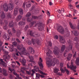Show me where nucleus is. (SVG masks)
<instances>
[{
	"mask_svg": "<svg viewBox=\"0 0 79 79\" xmlns=\"http://www.w3.org/2000/svg\"><path fill=\"white\" fill-rule=\"evenodd\" d=\"M3 44V42L0 40V47H2V45Z\"/></svg>",
	"mask_w": 79,
	"mask_h": 79,
	"instance_id": "nucleus-50",
	"label": "nucleus"
},
{
	"mask_svg": "<svg viewBox=\"0 0 79 79\" xmlns=\"http://www.w3.org/2000/svg\"><path fill=\"white\" fill-rule=\"evenodd\" d=\"M53 53L56 56L57 58H59V52H58V48L56 47H55L54 48V50Z\"/></svg>",
	"mask_w": 79,
	"mask_h": 79,
	"instance_id": "nucleus-7",
	"label": "nucleus"
},
{
	"mask_svg": "<svg viewBox=\"0 0 79 79\" xmlns=\"http://www.w3.org/2000/svg\"><path fill=\"white\" fill-rule=\"evenodd\" d=\"M60 70L61 71V73H64V70L62 68H61L60 69Z\"/></svg>",
	"mask_w": 79,
	"mask_h": 79,
	"instance_id": "nucleus-53",
	"label": "nucleus"
},
{
	"mask_svg": "<svg viewBox=\"0 0 79 79\" xmlns=\"http://www.w3.org/2000/svg\"><path fill=\"white\" fill-rule=\"evenodd\" d=\"M12 44L14 46L16 47V46H17V42L15 41L14 42L12 43Z\"/></svg>",
	"mask_w": 79,
	"mask_h": 79,
	"instance_id": "nucleus-46",
	"label": "nucleus"
},
{
	"mask_svg": "<svg viewBox=\"0 0 79 79\" xmlns=\"http://www.w3.org/2000/svg\"><path fill=\"white\" fill-rule=\"evenodd\" d=\"M67 42L69 44H70L69 46L67 47V49L69 51L73 49V44H71L72 41H71L70 40H68Z\"/></svg>",
	"mask_w": 79,
	"mask_h": 79,
	"instance_id": "nucleus-6",
	"label": "nucleus"
},
{
	"mask_svg": "<svg viewBox=\"0 0 79 79\" xmlns=\"http://www.w3.org/2000/svg\"><path fill=\"white\" fill-rule=\"evenodd\" d=\"M57 11L59 12V13H61V11L60 9H58Z\"/></svg>",
	"mask_w": 79,
	"mask_h": 79,
	"instance_id": "nucleus-63",
	"label": "nucleus"
},
{
	"mask_svg": "<svg viewBox=\"0 0 79 79\" xmlns=\"http://www.w3.org/2000/svg\"><path fill=\"white\" fill-rule=\"evenodd\" d=\"M22 18H23V16L19 15L16 18V20L17 21H19L21 20Z\"/></svg>",
	"mask_w": 79,
	"mask_h": 79,
	"instance_id": "nucleus-15",
	"label": "nucleus"
},
{
	"mask_svg": "<svg viewBox=\"0 0 79 79\" xmlns=\"http://www.w3.org/2000/svg\"><path fill=\"white\" fill-rule=\"evenodd\" d=\"M26 5V2H24L23 4V8H25V5Z\"/></svg>",
	"mask_w": 79,
	"mask_h": 79,
	"instance_id": "nucleus-60",
	"label": "nucleus"
},
{
	"mask_svg": "<svg viewBox=\"0 0 79 79\" xmlns=\"http://www.w3.org/2000/svg\"><path fill=\"white\" fill-rule=\"evenodd\" d=\"M9 70L10 71L11 73H12V71H15V70L13 69H11L10 67L8 68Z\"/></svg>",
	"mask_w": 79,
	"mask_h": 79,
	"instance_id": "nucleus-40",
	"label": "nucleus"
},
{
	"mask_svg": "<svg viewBox=\"0 0 79 79\" xmlns=\"http://www.w3.org/2000/svg\"><path fill=\"white\" fill-rule=\"evenodd\" d=\"M27 74L28 75H31V72L30 71H26Z\"/></svg>",
	"mask_w": 79,
	"mask_h": 79,
	"instance_id": "nucleus-51",
	"label": "nucleus"
},
{
	"mask_svg": "<svg viewBox=\"0 0 79 79\" xmlns=\"http://www.w3.org/2000/svg\"><path fill=\"white\" fill-rule=\"evenodd\" d=\"M2 71L3 72V74L4 76H7L8 74L7 73L6 70L5 69H2Z\"/></svg>",
	"mask_w": 79,
	"mask_h": 79,
	"instance_id": "nucleus-24",
	"label": "nucleus"
},
{
	"mask_svg": "<svg viewBox=\"0 0 79 79\" xmlns=\"http://www.w3.org/2000/svg\"><path fill=\"white\" fill-rule=\"evenodd\" d=\"M46 64L48 67H50L51 66V62L47 60Z\"/></svg>",
	"mask_w": 79,
	"mask_h": 79,
	"instance_id": "nucleus-30",
	"label": "nucleus"
},
{
	"mask_svg": "<svg viewBox=\"0 0 79 79\" xmlns=\"http://www.w3.org/2000/svg\"><path fill=\"white\" fill-rule=\"evenodd\" d=\"M22 63L23 64V65L24 66L25 65V64L26 63V60L24 59H23L22 60Z\"/></svg>",
	"mask_w": 79,
	"mask_h": 79,
	"instance_id": "nucleus-36",
	"label": "nucleus"
},
{
	"mask_svg": "<svg viewBox=\"0 0 79 79\" xmlns=\"http://www.w3.org/2000/svg\"><path fill=\"white\" fill-rule=\"evenodd\" d=\"M36 77H38V78H39L40 77V74L39 73H36Z\"/></svg>",
	"mask_w": 79,
	"mask_h": 79,
	"instance_id": "nucleus-49",
	"label": "nucleus"
},
{
	"mask_svg": "<svg viewBox=\"0 0 79 79\" xmlns=\"http://www.w3.org/2000/svg\"><path fill=\"white\" fill-rule=\"evenodd\" d=\"M71 66H69V64H67V67L68 68H70L71 70H73L74 72L76 73V69L77 68V66H76L75 65L74 66L73 65V63H71Z\"/></svg>",
	"mask_w": 79,
	"mask_h": 79,
	"instance_id": "nucleus-4",
	"label": "nucleus"
},
{
	"mask_svg": "<svg viewBox=\"0 0 79 79\" xmlns=\"http://www.w3.org/2000/svg\"><path fill=\"white\" fill-rule=\"evenodd\" d=\"M0 48L1 50H4V46H1V47H0Z\"/></svg>",
	"mask_w": 79,
	"mask_h": 79,
	"instance_id": "nucleus-59",
	"label": "nucleus"
},
{
	"mask_svg": "<svg viewBox=\"0 0 79 79\" xmlns=\"http://www.w3.org/2000/svg\"><path fill=\"white\" fill-rule=\"evenodd\" d=\"M66 48V46L65 45H62V47L61 48V52H63Z\"/></svg>",
	"mask_w": 79,
	"mask_h": 79,
	"instance_id": "nucleus-32",
	"label": "nucleus"
},
{
	"mask_svg": "<svg viewBox=\"0 0 79 79\" xmlns=\"http://www.w3.org/2000/svg\"><path fill=\"white\" fill-rule=\"evenodd\" d=\"M60 43H62L63 44L65 42V40L63 39V36H60Z\"/></svg>",
	"mask_w": 79,
	"mask_h": 79,
	"instance_id": "nucleus-16",
	"label": "nucleus"
},
{
	"mask_svg": "<svg viewBox=\"0 0 79 79\" xmlns=\"http://www.w3.org/2000/svg\"><path fill=\"white\" fill-rule=\"evenodd\" d=\"M31 13H28L26 15V17L28 18V17H29V16H31Z\"/></svg>",
	"mask_w": 79,
	"mask_h": 79,
	"instance_id": "nucleus-45",
	"label": "nucleus"
},
{
	"mask_svg": "<svg viewBox=\"0 0 79 79\" xmlns=\"http://www.w3.org/2000/svg\"><path fill=\"white\" fill-rule=\"evenodd\" d=\"M77 56V54L76 53V52H75L73 55V57H76Z\"/></svg>",
	"mask_w": 79,
	"mask_h": 79,
	"instance_id": "nucleus-64",
	"label": "nucleus"
},
{
	"mask_svg": "<svg viewBox=\"0 0 79 79\" xmlns=\"http://www.w3.org/2000/svg\"><path fill=\"white\" fill-rule=\"evenodd\" d=\"M29 59H30L31 60H34V58H33V56H31V57L30 56H28Z\"/></svg>",
	"mask_w": 79,
	"mask_h": 79,
	"instance_id": "nucleus-54",
	"label": "nucleus"
},
{
	"mask_svg": "<svg viewBox=\"0 0 79 79\" xmlns=\"http://www.w3.org/2000/svg\"><path fill=\"white\" fill-rule=\"evenodd\" d=\"M23 48V51L21 52H19V53L20 55L21 56H23V55H27V54L26 52V49L25 48L23 47V44H21L20 45L18 46L17 47V48L19 50H21V48Z\"/></svg>",
	"mask_w": 79,
	"mask_h": 79,
	"instance_id": "nucleus-3",
	"label": "nucleus"
},
{
	"mask_svg": "<svg viewBox=\"0 0 79 79\" xmlns=\"http://www.w3.org/2000/svg\"><path fill=\"white\" fill-rule=\"evenodd\" d=\"M3 28L5 31H6L8 29V27L7 25H5L3 26Z\"/></svg>",
	"mask_w": 79,
	"mask_h": 79,
	"instance_id": "nucleus-35",
	"label": "nucleus"
},
{
	"mask_svg": "<svg viewBox=\"0 0 79 79\" xmlns=\"http://www.w3.org/2000/svg\"><path fill=\"white\" fill-rule=\"evenodd\" d=\"M19 2V0H15V3L16 4H17Z\"/></svg>",
	"mask_w": 79,
	"mask_h": 79,
	"instance_id": "nucleus-62",
	"label": "nucleus"
},
{
	"mask_svg": "<svg viewBox=\"0 0 79 79\" xmlns=\"http://www.w3.org/2000/svg\"><path fill=\"white\" fill-rule=\"evenodd\" d=\"M69 6L71 9V10L73 11H74V12H75V14L76 15V13H77V10H76L73 9L74 6L70 4L69 5Z\"/></svg>",
	"mask_w": 79,
	"mask_h": 79,
	"instance_id": "nucleus-14",
	"label": "nucleus"
},
{
	"mask_svg": "<svg viewBox=\"0 0 79 79\" xmlns=\"http://www.w3.org/2000/svg\"><path fill=\"white\" fill-rule=\"evenodd\" d=\"M57 31L60 34H64V28L61 26H58L57 27Z\"/></svg>",
	"mask_w": 79,
	"mask_h": 79,
	"instance_id": "nucleus-5",
	"label": "nucleus"
},
{
	"mask_svg": "<svg viewBox=\"0 0 79 79\" xmlns=\"http://www.w3.org/2000/svg\"><path fill=\"white\" fill-rule=\"evenodd\" d=\"M73 40L74 41H75V42H77L78 41V38L77 37L74 38Z\"/></svg>",
	"mask_w": 79,
	"mask_h": 79,
	"instance_id": "nucleus-43",
	"label": "nucleus"
},
{
	"mask_svg": "<svg viewBox=\"0 0 79 79\" xmlns=\"http://www.w3.org/2000/svg\"><path fill=\"white\" fill-rule=\"evenodd\" d=\"M71 32L73 33L75 36H78V35H79V32H78L77 31H71Z\"/></svg>",
	"mask_w": 79,
	"mask_h": 79,
	"instance_id": "nucleus-18",
	"label": "nucleus"
},
{
	"mask_svg": "<svg viewBox=\"0 0 79 79\" xmlns=\"http://www.w3.org/2000/svg\"><path fill=\"white\" fill-rule=\"evenodd\" d=\"M66 35L67 37H69V35H70V32L68 31V30H67L65 32Z\"/></svg>",
	"mask_w": 79,
	"mask_h": 79,
	"instance_id": "nucleus-29",
	"label": "nucleus"
},
{
	"mask_svg": "<svg viewBox=\"0 0 79 79\" xmlns=\"http://www.w3.org/2000/svg\"><path fill=\"white\" fill-rule=\"evenodd\" d=\"M7 15L8 18H11V15H10V13H8L7 14Z\"/></svg>",
	"mask_w": 79,
	"mask_h": 79,
	"instance_id": "nucleus-42",
	"label": "nucleus"
},
{
	"mask_svg": "<svg viewBox=\"0 0 79 79\" xmlns=\"http://www.w3.org/2000/svg\"><path fill=\"white\" fill-rule=\"evenodd\" d=\"M18 10H19V7L18 6L16 7L15 10L14 12V15L15 16L18 15Z\"/></svg>",
	"mask_w": 79,
	"mask_h": 79,
	"instance_id": "nucleus-13",
	"label": "nucleus"
},
{
	"mask_svg": "<svg viewBox=\"0 0 79 79\" xmlns=\"http://www.w3.org/2000/svg\"><path fill=\"white\" fill-rule=\"evenodd\" d=\"M31 6V3H27L26 4V8H28Z\"/></svg>",
	"mask_w": 79,
	"mask_h": 79,
	"instance_id": "nucleus-37",
	"label": "nucleus"
},
{
	"mask_svg": "<svg viewBox=\"0 0 79 79\" xmlns=\"http://www.w3.org/2000/svg\"><path fill=\"white\" fill-rule=\"evenodd\" d=\"M34 34H35V33L32 32V31H30V35H31V36H33Z\"/></svg>",
	"mask_w": 79,
	"mask_h": 79,
	"instance_id": "nucleus-39",
	"label": "nucleus"
},
{
	"mask_svg": "<svg viewBox=\"0 0 79 79\" xmlns=\"http://www.w3.org/2000/svg\"><path fill=\"white\" fill-rule=\"evenodd\" d=\"M33 36L35 37H38V35L37 34H35H35Z\"/></svg>",
	"mask_w": 79,
	"mask_h": 79,
	"instance_id": "nucleus-61",
	"label": "nucleus"
},
{
	"mask_svg": "<svg viewBox=\"0 0 79 79\" xmlns=\"http://www.w3.org/2000/svg\"><path fill=\"white\" fill-rule=\"evenodd\" d=\"M53 60V61L51 63L52 66H55V64L56 63H58L59 62V60H58L55 58H54Z\"/></svg>",
	"mask_w": 79,
	"mask_h": 79,
	"instance_id": "nucleus-11",
	"label": "nucleus"
},
{
	"mask_svg": "<svg viewBox=\"0 0 79 79\" xmlns=\"http://www.w3.org/2000/svg\"><path fill=\"white\" fill-rule=\"evenodd\" d=\"M76 47L78 50H79V44H76Z\"/></svg>",
	"mask_w": 79,
	"mask_h": 79,
	"instance_id": "nucleus-47",
	"label": "nucleus"
},
{
	"mask_svg": "<svg viewBox=\"0 0 79 79\" xmlns=\"http://www.w3.org/2000/svg\"><path fill=\"white\" fill-rule=\"evenodd\" d=\"M0 25V26L7 25H8V22L6 20H4L3 22L2 21H1Z\"/></svg>",
	"mask_w": 79,
	"mask_h": 79,
	"instance_id": "nucleus-12",
	"label": "nucleus"
},
{
	"mask_svg": "<svg viewBox=\"0 0 79 79\" xmlns=\"http://www.w3.org/2000/svg\"><path fill=\"white\" fill-rule=\"evenodd\" d=\"M77 66H79V57H77L75 62Z\"/></svg>",
	"mask_w": 79,
	"mask_h": 79,
	"instance_id": "nucleus-27",
	"label": "nucleus"
},
{
	"mask_svg": "<svg viewBox=\"0 0 79 79\" xmlns=\"http://www.w3.org/2000/svg\"><path fill=\"white\" fill-rule=\"evenodd\" d=\"M46 52V54L48 56H49L50 54L52 53V51H50L49 49H48Z\"/></svg>",
	"mask_w": 79,
	"mask_h": 79,
	"instance_id": "nucleus-22",
	"label": "nucleus"
},
{
	"mask_svg": "<svg viewBox=\"0 0 79 79\" xmlns=\"http://www.w3.org/2000/svg\"><path fill=\"white\" fill-rule=\"evenodd\" d=\"M1 19H4L5 18V15L3 12H2V14L0 16Z\"/></svg>",
	"mask_w": 79,
	"mask_h": 79,
	"instance_id": "nucleus-31",
	"label": "nucleus"
},
{
	"mask_svg": "<svg viewBox=\"0 0 79 79\" xmlns=\"http://www.w3.org/2000/svg\"><path fill=\"white\" fill-rule=\"evenodd\" d=\"M42 58L40 57V62H39V63H42Z\"/></svg>",
	"mask_w": 79,
	"mask_h": 79,
	"instance_id": "nucleus-57",
	"label": "nucleus"
},
{
	"mask_svg": "<svg viewBox=\"0 0 79 79\" xmlns=\"http://www.w3.org/2000/svg\"><path fill=\"white\" fill-rule=\"evenodd\" d=\"M31 42L33 45H34L36 43L39 44V39L33 38L31 40Z\"/></svg>",
	"mask_w": 79,
	"mask_h": 79,
	"instance_id": "nucleus-10",
	"label": "nucleus"
},
{
	"mask_svg": "<svg viewBox=\"0 0 79 79\" xmlns=\"http://www.w3.org/2000/svg\"><path fill=\"white\" fill-rule=\"evenodd\" d=\"M69 25L72 29H75L76 28V27L74 26V25H73V24L71 22H69Z\"/></svg>",
	"mask_w": 79,
	"mask_h": 79,
	"instance_id": "nucleus-17",
	"label": "nucleus"
},
{
	"mask_svg": "<svg viewBox=\"0 0 79 79\" xmlns=\"http://www.w3.org/2000/svg\"><path fill=\"white\" fill-rule=\"evenodd\" d=\"M20 31L19 30H17V35L19 36L20 34Z\"/></svg>",
	"mask_w": 79,
	"mask_h": 79,
	"instance_id": "nucleus-41",
	"label": "nucleus"
},
{
	"mask_svg": "<svg viewBox=\"0 0 79 79\" xmlns=\"http://www.w3.org/2000/svg\"><path fill=\"white\" fill-rule=\"evenodd\" d=\"M25 24V22L23 21H21L18 23V25H19V26H24Z\"/></svg>",
	"mask_w": 79,
	"mask_h": 79,
	"instance_id": "nucleus-20",
	"label": "nucleus"
},
{
	"mask_svg": "<svg viewBox=\"0 0 79 79\" xmlns=\"http://www.w3.org/2000/svg\"><path fill=\"white\" fill-rule=\"evenodd\" d=\"M53 69V72L55 73H57L58 72L60 71V70L56 67L54 68Z\"/></svg>",
	"mask_w": 79,
	"mask_h": 79,
	"instance_id": "nucleus-23",
	"label": "nucleus"
},
{
	"mask_svg": "<svg viewBox=\"0 0 79 79\" xmlns=\"http://www.w3.org/2000/svg\"><path fill=\"white\" fill-rule=\"evenodd\" d=\"M54 39L55 40H57L58 39V36L57 35H54Z\"/></svg>",
	"mask_w": 79,
	"mask_h": 79,
	"instance_id": "nucleus-44",
	"label": "nucleus"
},
{
	"mask_svg": "<svg viewBox=\"0 0 79 79\" xmlns=\"http://www.w3.org/2000/svg\"><path fill=\"white\" fill-rule=\"evenodd\" d=\"M38 64L40 67V69L42 70L43 69V64L41 63H38Z\"/></svg>",
	"mask_w": 79,
	"mask_h": 79,
	"instance_id": "nucleus-33",
	"label": "nucleus"
},
{
	"mask_svg": "<svg viewBox=\"0 0 79 79\" xmlns=\"http://www.w3.org/2000/svg\"><path fill=\"white\" fill-rule=\"evenodd\" d=\"M3 8L4 10L5 11H8V10H11L13 9L14 8L13 3L12 2V1H11L8 5H7L6 3L4 4L3 6Z\"/></svg>",
	"mask_w": 79,
	"mask_h": 79,
	"instance_id": "nucleus-1",
	"label": "nucleus"
},
{
	"mask_svg": "<svg viewBox=\"0 0 79 79\" xmlns=\"http://www.w3.org/2000/svg\"><path fill=\"white\" fill-rule=\"evenodd\" d=\"M3 37L6 40H9L10 39V36L8 35V34L6 33L3 34Z\"/></svg>",
	"mask_w": 79,
	"mask_h": 79,
	"instance_id": "nucleus-9",
	"label": "nucleus"
},
{
	"mask_svg": "<svg viewBox=\"0 0 79 79\" xmlns=\"http://www.w3.org/2000/svg\"><path fill=\"white\" fill-rule=\"evenodd\" d=\"M13 73L14 74V75H15L16 76L17 78H15V79H22L21 78L19 77V75L17 74V73H15V72H14Z\"/></svg>",
	"mask_w": 79,
	"mask_h": 79,
	"instance_id": "nucleus-26",
	"label": "nucleus"
},
{
	"mask_svg": "<svg viewBox=\"0 0 79 79\" xmlns=\"http://www.w3.org/2000/svg\"><path fill=\"white\" fill-rule=\"evenodd\" d=\"M0 61L1 62H0V64H1L4 67H6V66H5V63L4 61H3V59H1L0 60Z\"/></svg>",
	"mask_w": 79,
	"mask_h": 79,
	"instance_id": "nucleus-21",
	"label": "nucleus"
},
{
	"mask_svg": "<svg viewBox=\"0 0 79 79\" xmlns=\"http://www.w3.org/2000/svg\"><path fill=\"white\" fill-rule=\"evenodd\" d=\"M4 58L3 59V60L5 61H6V63H8L7 61H6V60H9V58H8V57H7L6 56L4 55L3 56Z\"/></svg>",
	"mask_w": 79,
	"mask_h": 79,
	"instance_id": "nucleus-25",
	"label": "nucleus"
},
{
	"mask_svg": "<svg viewBox=\"0 0 79 79\" xmlns=\"http://www.w3.org/2000/svg\"><path fill=\"white\" fill-rule=\"evenodd\" d=\"M12 30L14 33H15L16 30H15V28H12Z\"/></svg>",
	"mask_w": 79,
	"mask_h": 79,
	"instance_id": "nucleus-58",
	"label": "nucleus"
},
{
	"mask_svg": "<svg viewBox=\"0 0 79 79\" xmlns=\"http://www.w3.org/2000/svg\"><path fill=\"white\" fill-rule=\"evenodd\" d=\"M32 18L34 19H37V18H38V17H37L35 16H32Z\"/></svg>",
	"mask_w": 79,
	"mask_h": 79,
	"instance_id": "nucleus-56",
	"label": "nucleus"
},
{
	"mask_svg": "<svg viewBox=\"0 0 79 79\" xmlns=\"http://www.w3.org/2000/svg\"><path fill=\"white\" fill-rule=\"evenodd\" d=\"M64 64V63H60V68H62L63 67Z\"/></svg>",
	"mask_w": 79,
	"mask_h": 79,
	"instance_id": "nucleus-52",
	"label": "nucleus"
},
{
	"mask_svg": "<svg viewBox=\"0 0 79 79\" xmlns=\"http://www.w3.org/2000/svg\"><path fill=\"white\" fill-rule=\"evenodd\" d=\"M73 56V55L71 54H69L68 57H67L68 60H70L71 59V58Z\"/></svg>",
	"mask_w": 79,
	"mask_h": 79,
	"instance_id": "nucleus-28",
	"label": "nucleus"
},
{
	"mask_svg": "<svg viewBox=\"0 0 79 79\" xmlns=\"http://www.w3.org/2000/svg\"><path fill=\"white\" fill-rule=\"evenodd\" d=\"M29 48L30 50H31V53H32V54H34V52H35V51L32 48L29 47Z\"/></svg>",
	"mask_w": 79,
	"mask_h": 79,
	"instance_id": "nucleus-34",
	"label": "nucleus"
},
{
	"mask_svg": "<svg viewBox=\"0 0 79 79\" xmlns=\"http://www.w3.org/2000/svg\"><path fill=\"white\" fill-rule=\"evenodd\" d=\"M65 71L66 73H67V74H69V71L67 69H65Z\"/></svg>",
	"mask_w": 79,
	"mask_h": 79,
	"instance_id": "nucleus-48",
	"label": "nucleus"
},
{
	"mask_svg": "<svg viewBox=\"0 0 79 79\" xmlns=\"http://www.w3.org/2000/svg\"><path fill=\"white\" fill-rule=\"evenodd\" d=\"M14 24H15L14 23H13V21H11L9 23V26L10 27H13Z\"/></svg>",
	"mask_w": 79,
	"mask_h": 79,
	"instance_id": "nucleus-19",
	"label": "nucleus"
},
{
	"mask_svg": "<svg viewBox=\"0 0 79 79\" xmlns=\"http://www.w3.org/2000/svg\"><path fill=\"white\" fill-rule=\"evenodd\" d=\"M34 69L35 71H38L39 73H40L41 74H44V75H46V74L45 73H44L41 70H39V67L37 66H34Z\"/></svg>",
	"mask_w": 79,
	"mask_h": 79,
	"instance_id": "nucleus-8",
	"label": "nucleus"
},
{
	"mask_svg": "<svg viewBox=\"0 0 79 79\" xmlns=\"http://www.w3.org/2000/svg\"><path fill=\"white\" fill-rule=\"evenodd\" d=\"M35 24V26H36L37 25L38 26V29L39 31H42L43 29V26H42V24L40 23L39 21L37 22L36 21H34L31 23L29 24L30 26L31 27L33 25Z\"/></svg>",
	"mask_w": 79,
	"mask_h": 79,
	"instance_id": "nucleus-2",
	"label": "nucleus"
},
{
	"mask_svg": "<svg viewBox=\"0 0 79 79\" xmlns=\"http://www.w3.org/2000/svg\"><path fill=\"white\" fill-rule=\"evenodd\" d=\"M10 48L11 50V52H13V50H14V48H13V45H11L10 47Z\"/></svg>",
	"mask_w": 79,
	"mask_h": 79,
	"instance_id": "nucleus-55",
	"label": "nucleus"
},
{
	"mask_svg": "<svg viewBox=\"0 0 79 79\" xmlns=\"http://www.w3.org/2000/svg\"><path fill=\"white\" fill-rule=\"evenodd\" d=\"M19 12L20 15H23V10L22 9H20L19 10Z\"/></svg>",
	"mask_w": 79,
	"mask_h": 79,
	"instance_id": "nucleus-38",
	"label": "nucleus"
}]
</instances>
